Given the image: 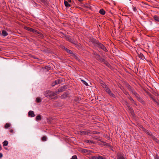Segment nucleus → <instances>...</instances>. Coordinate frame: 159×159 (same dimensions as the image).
<instances>
[{"label": "nucleus", "instance_id": "obj_1", "mask_svg": "<svg viewBox=\"0 0 159 159\" xmlns=\"http://www.w3.org/2000/svg\"><path fill=\"white\" fill-rule=\"evenodd\" d=\"M101 85L104 89L111 96H113V94L111 92L110 89L104 84V83H102Z\"/></svg>", "mask_w": 159, "mask_h": 159}, {"label": "nucleus", "instance_id": "obj_2", "mask_svg": "<svg viewBox=\"0 0 159 159\" xmlns=\"http://www.w3.org/2000/svg\"><path fill=\"white\" fill-rule=\"evenodd\" d=\"M124 105L126 106L127 108L128 109L130 113L132 114L133 113V109L130 107L129 104L126 102H125L124 103Z\"/></svg>", "mask_w": 159, "mask_h": 159}, {"label": "nucleus", "instance_id": "obj_3", "mask_svg": "<svg viewBox=\"0 0 159 159\" xmlns=\"http://www.w3.org/2000/svg\"><path fill=\"white\" fill-rule=\"evenodd\" d=\"M50 91H46L44 93V95L46 97H50Z\"/></svg>", "mask_w": 159, "mask_h": 159}, {"label": "nucleus", "instance_id": "obj_4", "mask_svg": "<svg viewBox=\"0 0 159 159\" xmlns=\"http://www.w3.org/2000/svg\"><path fill=\"white\" fill-rule=\"evenodd\" d=\"M57 94H58V93L57 91L55 92L50 91V98H52V97L57 95Z\"/></svg>", "mask_w": 159, "mask_h": 159}, {"label": "nucleus", "instance_id": "obj_5", "mask_svg": "<svg viewBox=\"0 0 159 159\" xmlns=\"http://www.w3.org/2000/svg\"><path fill=\"white\" fill-rule=\"evenodd\" d=\"M28 115L31 117H34L35 116L34 112L32 111H29L28 112Z\"/></svg>", "mask_w": 159, "mask_h": 159}, {"label": "nucleus", "instance_id": "obj_6", "mask_svg": "<svg viewBox=\"0 0 159 159\" xmlns=\"http://www.w3.org/2000/svg\"><path fill=\"white\" fill-rule=\"evenodd\" d=\"M8 34L7 32L4 30H3L2 32V35L3 37H5Z\"/></svg>", "mask_w": 159, "mask_h": 159}, {"label": "nucleus", "instance_id": "obj_7", "mask_svg": "<svg viewBox=\"0 0 159 159\" xmlns=\"http://www.w3.org/2000/svg\"><path fill=\"white\" fill-rule=\"evenodd\" d=\"M99 47L103 50L104 51L107 52V50L106 48L104 47V46L102 45V44L100 43L99 44Z\"/></svg>", "mask_w": 159, "mask_h": 159}, {"label": "nucleus", "instance_id": "obj_8", "mask_svg": "<svg viewBox=\"0 0 159 159\" xmlns=\"http://www.w3.org/2000/svg\"><path fill=\"white\" fill-rule=\"evenodd\" d=\"M117 159H125V158L121 154H119L117 155Z\"/></svg>", "mask_w": 159, "mask_h": 159}, {"label": "nucleus", "instance_id": "obj_9", "mask_svg": "<svg viewBox=\"0 0 159 159\" xmlns=\"http://www.w3.org/2000/svg\"><path fill=\"white\" fill-rule=\"evenodd\" d=\"M64 90V88L63 87H61L58 90V91H57V92L58 93L60 92H62V91H63Z\"/></svg>", "mask_w": 159, "mask_h": 159}, {"label": "nucleus", "instance_id": "obj_10", "mask_svg": "<svg viewBox=\"0 0 159 159\" xmlns=\"http://www.w3.org/2000/svg\"><path fill=\"white\" fill-rule=\"evenodd\" d=\"M99 12L100 13L102 14V15H104L105 13V11L103 9H101L99 11Z\"/></svg>", "mask_w": 159, "mask_h": 159}, {"label": "nucleus", "instance_id": "obj_11", "mask_svg": "<svg viewBox=\"0 0 159 159\" xmlns=\"http://www.w3.org/2000/svg\"><path fill=\"white\" fill-rule=\"evenodd\" d=\"M153 18L155 21L159 22V17L157 16H154Z\"/></svg>", "mask_w": 159, "mask_h": 159}, {"label": "nucleus", "instance_id": "obj_12", "mask_svg": "<svg viewBox=\"0 0 159 159\" xmlns=\"http://www.w3.org/2000/svg\"><path fill=\"white\" fill-rule=\"evenodd\" d=\"M64 4H65V6L66 7H70V5L69 4L68 2L67 1H65Z\"/></svg>", "mask_w": 159, "mask_h": 159}, {"label": "nucleus", "instance_id": "obj_13", "mask_svg": "<svg viewBox=\"0 0 159 159\" xmlns=\"http://www.w3.org/2000/svg\"><path fill=\"white\" fill-rule=\"evenodd\" d=\"M11 124L10 123H6L4 127L5 129H7L8 128L10 127Z\"/></svg>", "mask_w": 159, "mask_h": 159}, {"label": "nucleus", "instance_id": "obj_14", "mask_svg": "<svg viewBox=\"0 0 159 159\" xmlns=\"http://www.w3.org/2000/svg\"><path fill=\"white\" fill-rule=\"evenodd\" d=\"M54 83H55V84H58L60 83V79H57L54 82Z\"/></svg>", "mask_w": 159, "mask_h": 159}, {"label": "nucleus", "instance_id": "obj_15", "mask_svg": "<svg viewBox=\"0 0 159 159\" xmlns=\"http://www.w3.org/2000/svg\"><path fill=\"white\" fill-rule=\"evenodd\" d=\"M3 146H7L8 144V142L6 140L4 141L3 143Z\"/></svg>", "mask_w": 159, "mask_h": 159}, {"label": "nucleus", "instance_id": "obj_16", "mask_svg": "<svg viewBox=\"0 0 159 159\" xmlns=\"http://www.w3.org/2000/svg\"><path fill=\"white\" fill-rule=\"evenodd\" d=\"M67 96V95L66 93L63 94L61 96V98H66Z\"/></svg>", "mask_w": 159, "mask_h": 159}, {"label": "nucleus", "instance_id": "obj_17", "mask_svg": "<svg viewBox=\"0 0 159 159\" xmlns=\"http://www.w3.org/2000/svg\"><path fill=\"white\" fill-rule=\"evenodd\" d=\"M41 116L40 115L37 116L36 117V119L37 120H40L41 119Z\"/></svg>", "mask_w": 159, "mask_h": 159}, {"label": "nucleus", "instance_id": "obj_18", "mask_svg": "<svg viewBox=\"0 0 159 159\" xmlns=\"http://www.w3.org/2000/svg\"><path fill=\"white\" fill-rule=\"evenodd\" d=\"M86 142L87 143H94V142L92 141V140H87L86 141Z\"/></svg>", "mask_w": 159, "mask_h": 159}, {"label": "nucleus", "instance_id": "obj_19", "mask_svg": "<svg viewBox=\"0 0 159 159\" xmlns=\"http://www.w3.org/2000/svg\"><path fill=\"white\" fill-rule=\"evenodd\" d=\"M80 134H87V132L85 131H80Z\"/></svg>", "mask_w": 159, "mask_h": 159}, {"label": "nucleus", "instance_id": "obj_20", "mask_svg": "<svg viewBox=\"0 0 159 159\" xmlns=\"http://www.w3.org/2000/svg\"><path fill=\"white\" fill-rule=\"evenodd\" d=\"M96 158L98 159H106V158H105L103 157L102 156H98V157H97Z\"/></svg>", "mask_w": 159, "mask_h": 159}, {"label": "nucleus", "instance_id": "obj_21", "mask_svg": "<svg viewBox=\"0 0 159 159\" xmlns=\"http://www.w3.org/2000/svg\"><path fill=\"white\" fill-rule=\"evenodd\" d=\"M36 101L37 102H39L41 101V100L39 98H37L36 99Z\"/></svg>", "mask_w": 159, "mask_h": 159}, {"label": "nucleus", "instance_id": "obj_22", "mask_svg": "<svg viewBox=\"0 0 159 159\" xmlns=\"http://www.w3.org/2000/svg\"><path fill=\"white\" fill-rule=\"evenodd\" d=\"M139 57L142 59H143L144 58V57L143 54H140L139 55Z\"/></svg>", "mask_w": 159, "mask_h": 159}, {"label": "nucleus", "instance_id": "obj_23", "mask_svg": "<svg viewBox=\"0 0 159 159\" xmlns=\"http://www.w3.org/2000/svg\"><path fill=\"white\" fill-rule=\"evenodd\" d=\"M47 139V138L46 136H44L42 137V140L43 141H45Z\"/></svg>", "mask_w": 159, "mask_h": 159}, {"label": "nucleus", "instance_id": "obj_24", "mask_svg": "<svg viewBox=\"0 0 159 159\" xmlns=\"http://www.w3.org/2000/svg\"><path fill=\"white\" fill-rule=\"evenodd\" d=\"M81 80L83 82V83L85 85H86V86L88 85V84L86 82L83 80Z\"/></svg>", "mask_w": 159, "mask_h": 159}, {"label": "nucleus", "instance_id": "obj_25", "mask_svg": "<svg viewBox=\"0 0 159 159\" xmlns=\"http://www.w3.org/2000/svg\"><path fill=\"white\" fill-rule=\"evenodd\" d=\"M77 159V156L75 155V156H73L72 157L71 159Z\"/></svg>", "mask_w": 159, "mask_h": 159}, {"label": "nucleus", "instance_id": "obj_26", "mask_svg": "<svg viewBox=\"0 0 159 159\" xmlns=\"http://www.w3.org/2000/svg\"><path fill=\"white\" fill-rule=\"evenodd\" d=\"M25 29L28 30H31V29L27 27H25Z\"/></svg>", "mask_w": 159, "mask_h": 159}, {"label": "nucleus", "instance_id": "obj_27", "mask_svg": "<svg viewBox=\"0 0 159 159\" xmlns=\"http://www.w3.org/2000/svg\"><path fill=\"white\" fill-rule=\"evenodd\" d=\"M146 133L149 135H151V133L149 131H146Z\"/></svg>", "mask_w": 159, "mask_h": 159}, {"label": "nucleus", "instance_id": "obj_28", "mask_svg": "<svg viewBox=\"0 0 159 159\" xmlns=\"http://www.w3.org/2000/svg\"><path fill=\"white\" fill-rule=\"evenodd\" d=\"M67 52H68V53H71V52H72L71 51H70V50H67Z\"/></svg>", "mask_w": 159, "mask_h": 159}, {"label": "nucleus", "instance_id": "obj_29", "mask_svg": "<svg viewBox=\"0 0 159 159\" xmlns=\"http://www.w3.org/2000/svg\"><path fill=\"white\" fill-rule=\"evenodd\" d=\"M56 84H55V83H54V82H53V83H52V86H54L55 85H56Z\"/></svg>", "mask_w": 159, "mask_h": 159}, {"label": "nucleus", "instance_id": "obj_30", "mask_svg": "<svg viewBox=\"0 0 159 159\" xmlns=\"http://www.w3.org/2000/svg\"><path fill=\"white\" fill-rule=\"evenodd\" d=\"M10 132H11V133H13V129H11V130H10Z\"/></svg>", "mask_w": 159, "mask_h": 159}, {"label": "nucleus", "instance_id": "obj_31", "mask_svg": "<svg viewBox=\"0 0 159 159\" xmlns=\"http://www.w3.org/2000/svg\"><path fill=\"white\" fill-rule=\"evenodd\" d=\"M133 10H134V11H136V10H137V9H136V8H135V7H133Z\"/></svg>", "mask_w": 159, "mask_h": 159}, {"label": "nucleus", "instance_id": "obj_32", "mask_svg": "<svg viewBox=\"0 0 159 159\" xmlns=\"http://www.w3.org/2000/svg\"><path fill=\"white\" fill-rule=\"evenodd\" d=\"M2 157V154L1 153H0V158Z\"/></svg>", "mask_w": 159, "mask_h": 159}, {"label": "nucleus", "instance_id": "obj_33", "mask_svg": "<svg viewBox=\"0 0 159 159\" xmlns=\"http://www.w3.org/2000/svg\"><path fill=\"white\" fill-rule=\"evenodd\" d=\"M71 42H72L73 43V42H72V41H71V40L70 39H68Z\"/></svg>", "mask_w": 159, "mask_h": 159}, {"label": "nucleus", "instance_id": "obj_34", "mask_svg": "<svg viewBox=\"0 0 159 159\" xmlns=\"http://www.w3.org/2000/svg\"><path fill=\"white\" fill-rule=\"evenodd\" d=\"M65 50L67 52V50H69V49H67V48H65Z\"/></svg>", "mask_w": 159, "mask_h": 159}, {"label": "nucleus", "instance_id": "obj_35", "mask_svg": "<svg viewBox=\"0 0 159 159\" xmlns=\"http://www.w3.org/2000/svg\"><path fill=\"white\" fill-rule=\"evenodd\" d=\"M1 149V145L0 144V150Z\"/></svg>", "mask_w": 159, "mask_h": 159}, {"label": "nucleus", "instance_id": "obj_36", "mask_svg": "<svg viewBox=\"0 0 159 159\" xmlns=\"http://www.w3.org/2000/svg\"><path fill=\"white\" fill-rule=\"evenodd\" d=\"M130 100H131V101H132V100H133V99H132V98H130Z\"/></svg>", "mask_w": 159, "mask_h": 159}, {"label": "nucleus", "instance_id": "obj_37", "mask_svg": "<svg viewBox=\"0 0 159 159\" xmlns=\"http://www.w3.org/2000/svg\"><path fill=\"white\" fill-rule=\"evenodd\" d=\"M79 1H80V2H81L82 1V0H78Z\"/></svg>", "mask_w": 159, "mask_h": 159}, {"label": "nucleus", "instance_id": "obj_38", "mask_svg": "<svg viewBox=\"0 0 159 159\" xmlns=\"http://www.w3.org/2000/svg\"><path fill=\"white\" fill-rule=\"evenodd\" d=\"M2 35V34L1 33V32L0 31V35Z\"/></svg>", "mask_w": 159, "mask_h": 159}, {"label": "nucleus", "instance_id": "obj_39", "mask_svg": "<svg viewBox=\"0 0 159 159\" xmlns=\"http://www.w3.org/2000/svg\"><path fill=\"white\" fill-rule=\"evenodd\" d=\"M71 2L70 0H69V2Z\"/></svg>", "mask_w": 159, "mask_h": 159}, {"label": "nucleus", "instance_id": "obj_40", "mask_svg": "<svg viewBox=\"0 0 159 159\" xmlns=\"http://www.w3.org/2000/svg\"><path fill=\"white\" fill-rule=\"evenodd\" d=\"M155 159H158V158H157V157H156Z\"/></svg>", "mask_w": 159, "mask_h": 159}]
</instances>
